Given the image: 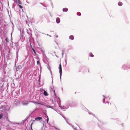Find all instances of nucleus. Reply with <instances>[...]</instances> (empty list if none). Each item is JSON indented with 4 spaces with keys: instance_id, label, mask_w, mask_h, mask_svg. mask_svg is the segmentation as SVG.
<instances>
[{
    "instance_id": "1",
    "label": "nucleus",
    "mask_w": 130,
    "mask_h": 130,
    "mask_svg": "<svg viewBox=\"0 0 130 130\" xmlns=\"http://www.w3.org/2000/svg\"><path fill=\"white\" fill-rule=\"evenodd\" d=\"M61 66V63H60L59 65V72L60 73V75L61 76L62 74V70Z\"/></svg>"
},
{
    "instance_id": "2",
    "label": "nucleus",
    "mask_w": 130,
    "mask_h": 130,
    "mask_svg": "<svg viewBox=\"0 0 130 130\" xmlns=\"http://www.w3.org/2000/svg\"><path fill=\"white\" fill-rule=\"evenodd\" d=\"M30 102V101H27L26 102H21V103L23 105H28L29 103Z\"/></svg>"
},
{
    "instance_id": "3",
    "label": "nucleus",
    "mask_w": 130,
    "mask_h": 130,
    "mask_svg": "<svg viewBox=\"0 0 130 130\" xmlns=\"http://www.w3.org/2000/svg\"><path fill=\"white\" fill-rule=\"evenodd\" d=\"M15 2L16 4H21V3L20 0H13Z\"/></svg>"
},
{
    "instance_id": "4",
    "label": "nucleus",
    "mask_w": 130,
    "mask_h": 130,
    "mask_svg": "<svg viewBox=\"0 0 130 130\" xmlns=\"http://www.w3.org/2000/svg\"><path fill=\"white\" fill-rule=\"evenodd\" d=\"M22 68V67L21 65H19L17 67V71H18V70H19V69H21Z\"/></svg>"
},
{
    "instance_id": "5",
    "label": "nucleus",
    "mask_w": 130,
    "mask_h": 130,
    "mask_svg": "<svg viewBox=\"0 0 130 130\" xmlns=\"http://www.w3.org/2000/svg\"><path fill=\"white\" fill-rule=\"evenodd\" d=\"M56 21L57 23H59L60 22V20L59 18H57L56 19Z\"/></svg>"
},
{
    "instance_id": "6",
    "label": "nucleus",
    "mask_w": 130,
    "mask_h": 130,
    "mask_svg": "<svg viewBox=\"0 0 130 130\" xmlns=\"http://www.w3.org/2000/svg\"><path fill=\"white\" fill-rule=\"evenodd\" d=\"M44 91L43 94L45 96H47L48 94L47 92L45 90H44Z\"/></svg>"
},
{
    "instance_id": "7",
    "label": "nucleus",
    "mask_w": 130,
    "mask_h": 130,
    "mask_svg": "<svg viewBox=\"0 0 130 130\" xmlns=\"http://www.w3.org/2000/svg\"><path fill=\"white\" fill-rule=\"evenodd\" d=\"M69 38L72 40H73L74 39V37L73 35H71L69 36Z\"/></svg>"
},
{
    "instance_id": "8",
    "label": "nucleus",
    "mask_w": 130,
    "mask_h": 130,
    "mask_svg": "<svg viewBox=\"0 0 130 130\" xmlns=\"http://www.w3.org/2000/svg\"><path fill=\"white\" fill-rule=\"evenodd\" d=\"M42 119V118L40 117H38L35 118V120H41Z\"/></svg>"
},
{
    "instance_id": "9",
    "label": "nucleus",
    "mask_w": 130,
    "mask_h": 130,
    "mask_svg": "<svg viewBox=\"0 0 130 130\" xmlns=\"http://www.w3.org/2000/svg\"><path fill=\"white\" fill-rule=\"evenodd\" d=\"M62 10L63 12H67L68 10V9L67 8H64Z\"/></svg>"
},
{
    "instance_id": "10",
    "label": "nucleus",
    "mask_w": 130,
    "mask_h": 130,
    "mask_svg": "<svg viewBox=\"0 0 130 130\" xmlns=\"http://www.w3.org/2000/svg\"><path fill=\"white\" fill-rule=\"evenodd\" d=\"M122 3L121 2H119L118 3V5L119 6H121L122 5Z\"/></svg>"
},
{
    "instance_id": "11",
    "label": "nucleus",
    "mask_w": 130,
    "mask_h": 130,
    "mask_svg": "<svg viewBox=\"0 0 130 130\" xmlns=\"http://www.w3.org/2000/svg\"><path fill=\"white\" fill-rule=\"evenodd\" d=\"M89 55L90 56L92 57H93L94 56L93 55V54L91 53H90Z\"/></svg>"
},
{
    "instance_id": "12",
    "label": "nucleus",
    "mask_w": 130,
    "mask_h": 130,
    "mask_svg": "<svg viewBox=\"0 0 130 130\" xmlns=\"http://www.w3.org/2000/svg\"><path fill=\"white\" fill-rule=\"evenodd\" d=\"M54 45L55 48H57V46H58V45L57 43H56Z\"/></svg>"
},
{
    "instance_id": "13",
    "label": "nucleus",
    "mask_w": 130,
    "mask_h": 130,
    "mask_svg": "<svg viewBox=\"0 0 130 130\" xmlns=\"http://www.w3.org/2000/svg\"><path fill=\"white\" fill-rule=\"evenodd\" d=\"M32 50H33V51L34 52V53L35 54V55L36 54V53L34 49L33 48H32Z\"/></svg>"
},
{
    "instance_id": "14",
    "label": "nucleus",
    "mask_w": 130,
    "mask_h": 130,
    "mask_svg": "<svg viewBox=\"0 0 130 130\" xmlns=\"http://www.w3.org/2000/svg\"><path fill=\"white\" fill-rule=\"evenodd\" d=\"M3 116V114L1 113L0 114V119H1Z\"/></svg>"
},
{
    "instance_id": "15",
    "label": "nucleus",
    "mask_w": 130,
    "mask_h": 130,
    "mask_svg": "<svg viewBox=\"0 0 130 130\" xmlns=\"http://www.w3.org/2000/svg\"><path fill=\"white\" fill-rule=\"evenodd\" d=\"M18 6H19V7L20 8L22 9L23 8V7L21 5L19 4V5H18Z\"/></svg>"
},
{
    "instance_id": "16",
    "label": "nucleus",
    "mask_w": 130,
    "mask_h": 130,
    "mask_svg": "<svg viewBox=\"0 0 130 130\" xmlns=\"http://www.w3.org/2000/svg\"><path fill=\"white\" fill-rule=\"evenodd\" d=\"M37 63L38 65H40V63L39 61H37Z\"/></svg>"
},
{
    "instance_id": "17",
    "label": "nucleus",
    "mask_w": 130,
    "mask_h": 130,
    "mask_svg": "<svg viewBox=\"0 0 130 130\" xmlns=\"http://www.w3.org/2000/svg\"><path fill=\"white\" fill-rule=\"evenodd\" d=\"M37 104H40V105H44V104H42V103H40L37 102Z\"/></svg>"
},
{
    "instance_id": "18",
    "label": "nucleus",
    "mask_w": 130,
    "mask_h": 130,
    "mask_svg": "<svg viewBox=\"0 0 130 130\" xmlns=\"http://www.w3.org/2000/svg\"><path fill=\"white\" fill-rule=\"evenodd\" d=\"M30 102H32L33 103H34L37 104V102H35V101H30Z\"/></svg>"
},
{
    "instance_id": "19",
    "label": "nucleus",
    "mask_w": 130,
    "mask_h": 130,
    "mask_svg": "<svg viewBox=\"0 0 130 130\" xmlns=\"http://www.w3.org/2000/svg\"><path fill=\"white\" fill-rule=\"evenodd\" d=\"M5 41L7 42H8V40L7 38L6 39Z\"/></svg>"
},
{
    "instance_id": "20",
    "label": "nucleus",
    "mask_w": 130,
    "mask_h": 130,
    "mask_svg": "<svg viewBox=\"0 0 130 130\" xmlns=\"http://www.w3.org/2000/svg\"><path fill=\"white\" fill-rule=\"evenodd\" d=\"M48 107H49V108H53V107H52L50 106H48Z\"/></svg>"
},
{
    "instance_id": "21",
    "label": "nucleus",
    "mask_w": 130,
    "mask_h": 130,
    "mask_svg": "<svg viewBox=\"0 0 130 130\" xmlns=\"http://www.w3.org/2000/svg\"><path fill=\"white\" fill-rule=\"evenodd\" d=\"M53 92H54V94L55 95H56V93H55V90H54L53 91Z\"/></svg>"
},
{
    "instance_id": "22",
    "label": "nucleus",
    "mask_w": 130,
    "mask_h": 130,
    "mask_svg": "<svg viewBox=\"0 0 130 130\" xmlns=\"http://www.w3.org/2000/svg\"><path fill=\"white\" fill-rule=\"evenodd\" d=\"M32 123L31 124V126H30V128H31V129L32 130Z\"/></svg>"
},
{
    "instance_id": "23",
    "label": "nucleus",
    "mask_w": 130,
    "mask_h": 130,
    "mask_svg": "<svg viewBox=\"0 0 130 130\" xmlns=\"http://www.w3.org/2000/svg\"><path fill=\"white\" fill-rule=\"evenodd\" d=\"M48 117H47V123L48 122Z\"/></svg>"
},
{
    "instance_id": "24",
    "label": "nucleus",
    "mask_w": 130,
    "mask_h": 130,
    "mask_svg": "<svg viewBox=\"0 0 130 130\" xmlns=\"http://www.w3.org/2000/svg\"><path fill=\"white\" fill-rule=\"evenodd\" d=\"M58 37V35H56L55 36V37L56 38H57Z\"/></svg>"
},
{
    "instance_id": "25",
    "label": "nucleus",
    "mask_w": 130,
    "mask_h": 130,
    "mask_svg": "<svg viewBox=\"0 0 130 130\" xmlns=\"http://www.w3.org/2000/svg\"><path fill=\"white\" fill-rule=\"evenodd\" d=\"M106 103H107L108 104H109V102H106Z\"/></svg>"
},
{
    "instance_id": "26",
    "label": "nucleus",
    "mask_w": 130,
    "mask_h": 130,
    "mask_svg": "<svg viewBox=\"0 0 130 130\" xmlns=\"http://www.w3.org/2000/svg\"><path fill=\"white\" fill-rule=\"evenodd\" d=\"M47 8L46 7V8H45V9H47Z\"/></svg>"
},
{
    "instance_id": "27",
    "label": "nucleus",
    "mask_w": 130,
    "mask_h": 130,
    "mask_svg": "<svg viewBox=\"0 0 130 130\" xmlns=\"http://www.w3.org/2000/svg\"><path fill=\"white\" fill-rule=\"evenodd\" d=\"M105 101V99H104V101Z\"/></svg>"
},
{
    "instance_id": "28",
    "label": "nucleus",
    "mask_w": 130,
    "mask_h": 130,
    "mask_svg": "<svg viewBox=\"0 0 130 130\" xmlns=\"http://www.w3.org/2000/svg\"><path fill=\"white\" fill-rule=\"evenodd\" d=\"M41 4H42V3H41Z\"/></svg>"
}]
</instances>
